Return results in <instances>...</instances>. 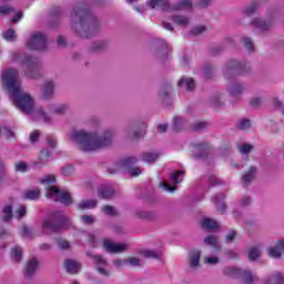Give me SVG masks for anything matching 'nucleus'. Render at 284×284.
<instances>
[{"instance_id":"49530a36","label":"nucleus","mask_w":284,"mask_h":284,"mask_svg":"<svg viewBox=\"0 0 284 284\" xmlns=\"http://www.w3.org/2000/svg\"><path fill=\"white\" fill-rule=\"evenodd\" d=\"M207 32V27L205 26H195L191 29V34L199 37L200 34H205Z\"/></svg>"},{"instance_id":"e2e57ef3","label":"nucleus","mask_w":284,"mask_h":284,"mask_svg":"<svg viewBox=\"0 0 284 284\" xmlns=\"http://www.w3.org/2000/svg\"><path fill=\"white\" fill-rule=\"evenodd\" d=\"M16 172H28V164L26 162L16 163Z\"/></svg>"},{"instance_id":"0eeeda50","label":"nucleus","mask_w":284,"mask_h":284,"mask_svg":"<svg viewBox=\"0 0 284 284\" xmlns=\"http://www.w3.org/2000/svg\"><path fill=\"white\" fill-rule=\"evenodd\" d=\"M47 199H54L63 205H72V195L68 191H60L59 186H49L45 194Z\"/></svg>"},{"instance_id":"c85d7f7f","label":"nucleus","mask_w":284,"mask_h":284,"mask_svg":"<svg viewBox=\"0 0 284 284\" xmlns=\"http://www.w3.org/2000/svg\"><path fill=\"white\" fill-rule=\"evenodd\" d=\"M179 88H185V90L192 91L195 88L194 79L192 78H182L178 82Z\"/></svg>"},{"instance_id":"a18cd8bd","label":"nucleus","mask_w":284,"mask_h":284,"mask_svg":"<svg viewBox=\"0 0 284 284\" xmlns=\"http://www.w3.org/2000/svg\"><path fill=\"white\" fill-rule=\"evenodd\" d=\"M172 88L170 85L163 87L160 89L158 97L161 99V101H165L170 97Z\"/></svg>"},{"instance_id":"bf43d9fd","label":"nucleus","mask_w":284,"mask_h":284,"mask_svg":"<svg viewBox=\"0 0 284 284\" xmlns=\"http://www.w3.org/2000/svg\"><path fill=\"white\" fill-rule=\"evenodd\" d=\"M57 45L58 48H68L69 43H68V38L65 37H59L57 38Z\"/></svg>"},{"instance_id":"3c124183","label":"nucleus","mask_w":284,"mask_h":284,"mask_svg":"<svg viewBox=\"0 0 284 284\" xmlns=\"http://www.w3.org/2000/svg\"><path fill=\"white\" fill-rule=\"evenodd\" d=\"M242 43L248 52H254V42L252 41L251 38H242Z\"/></svg>"},{"instance_id":"a878e982","label":"nucleus","mask_w":284,"mask_h":284,"mask_svg":"<svg viewBox=\"0 0 284 284\" xmlns=\"http://www.w3.org/2000/svg\"><path fill=\"white\" fill-rule=\"evenodd\" d=\"M100 199H112L116 191L112 186H102L98 192Z\"/></svg>"},{"instance_id":"69168bd1","label":"nucleus","mask_w":284,"mask_h":284,"mask_svg":"<svg viewBox=\"0 0 284 284\" xmlns=\"http://www.w3.org/2000/svg\"><path fill=\"white\" fill-rule=\"evenodd\" d=\"M47 143H48L49 148H52V150H54V148H57V138L53 135H48Z\"/></svg>"},{"instance_id":"09e8293b","label":"nucleus","mask_w":284,"mask_h":284,"mask_svg":"<svg viewBox=\"0 0 284 284\" xmlns=\"http://www.w3.org/2000/svg\"><path fill=\"white\" fill-rule=\"evenodd\" d=\"M183 171H175L172 175H171V180L172 183H174V185L182 183L183 181Z\"/></svg>"},{"instance_id":"bb28decb","label":"nucleus","mask_w":284,"mask_h":284,"mask_svg":"<svg viewBox=\"0 0 284 284\" xmlns=\"http://www.w3.org/2000/svg\"><path fill=\"white\" fill-rule=\"evenodd\" d=\"M224 199H225V194H223V193L216 194L212 199L213 203H215V205L217 207V211L222 212V213L225 212V210H226L225 203L223 202Z\"/></svg>"},{"instance_id":"cd10ccee","label":"nucleus","mask_w":284,"mask_h":284,"mask_svg":"<svg viewBox=\"0 0 284 284\" xmlns=\"http://www.w3.org/2000/svg\"><path fill=\"white\" fill-rule=\"evenodd\" d=\"M225 276H231V278H240L242 274V270L234 266H226L223 270Z\"/></svg>"},{"instance_id":"c03bdc74","label":"nucleus","mask_w":284,"mask_h":284,"mask_svg":"<svg viewBox=\"0 0 284 284\" xmlns=\"http://www.w3.org/2000/svg\"><path fill=\"white\" fill-rule=\"evenodd\" d=\"M256 10H258V2L254 1L244 9V14H246V17H252V14L256 13Z\"/></svg>"},{"instance_id":"f8f14e48","label":"nucleus","mask_w":284,"mask_h":284,"mask_svg":"<svg viewBox=\"0 0 284 284\" xmlns=\"http://www.w3.org/2000/svg\"><path fill=\"white\" fill-rule=\"evenodd\" d=\"M48 45H50V42L45 37H32L27 41V48L29 50H45Z\"/></svg>"},{"instance_id":"20e7f679","label":"nucleus","mask_w":284,"mask_h":284,"mask_svg":"<svg viewBox=\"0 0 284 284\" xmlns=\"http://www.w3.org/2000/svg\"><path fill=\"white\" fill-rule=\"evenodd\" d=\"M12 59L21 63V65H26L24 74L29 79H41V77H43L41 72V70H43L41 59L22 54L21 52H14Z\"/></svg>"},{"instance_id":"774afa93","label":"nucleus","mask_w":284,"mask_h":284,"mask_svg":"<svg viewBox=\"0 0 284 284\" xmlns=\"http://www.w3.org/2000/svg\"><path fill=\"white\" fill-rule=\"evenodd\" d=\"M22 236H24L26 239H32V229L23 225L22 226Z\"/></svg>"},{"instance_id":"79ce46f5","label":"nucleus","mask_w":284,"mask_h":284,"mask_svg":"<svg viewBox=\"0 0 284 284\" xmlns=\"http://www.w3.org/2000/svg\"><path fill=\"white\" fill-rule=\"evenodd\" d=\"M211 105L212 108L220 109L225 105V101H223V97L215 95L211 99Z\"/></svg>"},{"instance_id":"e433bc0d","label":"nucleus","mask_w":284,"mask_h":284,"mask_svg":"<svg viewBox=\"0 0 284 284\" xmlns=\"http://www.w3.org/2000/svg\"><path fill=\"white\" fill-rule=\"evenodd\" d=\"M41 196V190L33 189L24 192V199H29L30 201H37Z\"/></svg>"},{"instance_id":"c9c22d12","label":"nucleus","mask_w":284,"mask_h":284,"mask_svg":"<svg viewBox=\"0 0 284 284\" xmlns=\"http://www.w3.org/2000/svg\"><path fill=\"white\" fill-rule=\"evenodd\" d=\"M229 92L231 94V97H241V94H243V85L241 84H231L229 87Z\"/></svg>"},{"instance_id":"de8ad7c7","label":"nucleus","mask_w":284,"mask_h":284,"mask_svg":"<svg viewBox=\"0 0 284 284\" xmlns=\"http://www.w3.org/2000/svg\"><path fill=\"white\" fill-rule=\"evenodd\" d=\"M237 130H250L252 128V121L244 119L240 120L236 124Z\"/></svg>"},{"instance_id":"338daca9","label":"nucleus","mask_w":284,"mask_h":284,"mask_svg":"<svg viewBox=\"0 0 284 284\" xmlns=\"http://www.w3.org/2000/svg\"><path fill=\"white\" fill-rule=\"evenodd\" d=\"M195 6H197V8H210L212 0H197Z\"/></svg>"},{"instance_id":"6e6d98bb","label":"nucleus","mask_w":284,"mask_h":284,"mask_svg":"<svg viewBox=\"0 0 284 284\" xmlns=\"http://www.w3.org/2000/svg\"><path fill=\"white\" fill-rule=\"evenodd\" d=\"M204 77L205 79H212L214 77V68L210 64L204 67Z\"/></svg>"},{"instance_id":"1a4fd4ad","label":"nucleus","mask_w":284,"mask_h":284,"mask_svg":"<svg viewBox=\"0 0 284 284\" xmlns=\"http://www.w3.org/2000/svg\"><path fill=\"white\" fill-rule=\"evenodd\" d=\"M103 247L109 252V254H122V252H128L130 250V244L128 243H114L112 240H104Z\"/></svg>"},{"instance_id":"423d86ee","label":"nucleus","mask_w":284,"mask_h":284,"mask_svg":"<svg viewBox=\"0 0 284 284\" xmlns=\"http://www.w3.org/2000/svg\"><path fill=\"white\" fill-rule=\"evenodd\" d=\"M252 68L247 63L240 62L239 60H230L224 67L225 79H234L236 74H243V72H250Z\"/></svg>"},{"instance_id":"4c0bfd02","label":"nucleus","mask_w":284,"mask_h":284,"mask_svg":"<svg viewBox=\"0 0 284 284\" xmlns=\"http://www.w3.org/2000/svg\"><path fill=\"white\" fill-rule=\"evenodd\" d=\"M142 256H144L145 258H161V256H163V253H161L160 251H152V250H145L141 252Z\"/></svg>"},{"instance_id":"864d4df0","label":"nucleus","mask_w":284,"mask_h":284,"mask_svg":"<svg viewBox=\"0 0 284 284\" xmlns=\"http://www.w3.org/2000/svg\"><path fill=\"white\" fill-rule=\"evenodd\" d=\"M239 150L241 154H250V152L254 150V146L252 144L244 143L239 146Z\"/></svg>"},{"instance_id":"a211bd4d","label":"nucleus","mask_w":284,"mask_h":284,"mask_svg":"<svg viewBox=\"0 0 284 284\" xmlns=\"http://www.w3.org/2000/svg\"><path fill=\"white\" fill-rule=\"evenodd\" d=\"M258 169L256 166H251L243 175H242V183L245 187L256 179V173Z\"/></svg>"},{"instance_id":"f704fd0d","label":"nucleus","mask_w":284,"mask_h":284,"mask_svg":"<svg viewBox=\"0 0 284 284\" xmlns=\"http://www.w3.org/2000/svg\"><path fill=\"white\" fill-rule=\"evenodd\" d=\"M205 245H211V247H215L216 250H221V244H219V237L214 235H209L204 239Z\"/></svg>"},{"instance_id":"72a5a7b5","label":"nucleus","mask_w":284,"mask_h":284,"mask_svg":"<svg viewBox=\"0 0 284 284\" xmlns=\"http://www.w3.org/2000/svg\"><path fill=\"white\" fill-rule=\"evenodd\" d=\"M34 118L44 121V123H50V121H52V118H50L42 108L36 111Z\"/></svg>"},{"instance_id":"052dcab7","label":"nucleus","mask_w":284,"mask_h":284,"mask_svg":"<svg viewBox=\"0 0 284 284\" xmlns=\"http://www.w3.org/2000/svg\"><path fill=\"white\" fill-rule=\"evenodd\" d=\"M207 122H203V121H197L193 124V130L195 131H201V130H205V128H207Z\"/></svg>"},{"instance_id":"473e14b6","label":"nucleus","mask_w":284,"mask_h":284,"mask_svg":"<svg viewBox=\"0 0 284 284\" xmlns=\"http://www.w3.org/2000/svg\"><path fill=\"white\" fill-rule=\"evenodd\" d=\"M21 256H23V250L20 246H14L11 250V258L14 263H21Z\"/></svg>"},{"instance_id":"5701e85b","label":"nucleus","mask_w":284,"mask_h":284,"mask_svg":"<svg viewBox=\"0 0 284 284\" xmlns=\"http://www.w3.org/2000/svg\"><path fill=\"white\" fill-rule=\"evenodd\" d=\"M240 276L242 278L243 284H254L258 281V277L247 270L242 271Z\"/></svg>"},{"instance_id":"8fccbe9b","label":"nucleus","mask_w":284,"mask_h":284,"mask_svg":"<svg viewBox=\"0 0 284 284\" xmlns=\"http://www.w3.org/2000/svg\"><path fill=\"white\" fill-rule=\"evenodd\" d=\"M124 262L132 267H141V260L139 257H128Z\"/></svg>"},{"instance_id":"7ed1b4c3","label":"nucleus","mask_w":284,"mask_h":284,"mask_svg":"<svg viewBox=\"0 0 284 284\" xmlns=\"http://www.w3.org/2000/svg\"><path fill=\"white\" fill-rule=\"evenodd\" d=\"M85 23L89 24V28L97 32L101 28V22L97 19L90 10L85 9L83 6H77L73 8L71 13V28L75 32H81L85 28Z\"/></svg>"},{"instance_id":"4468645a","label":"nucleus","mask_w":284,"mask_h":284,"mask_svg":"<svg viewBox=\"0 0 284 284\" xmlns=\"http://www.w3.org/2000/svg\"><path fill=\"white\" fill-rule=\"evenodd\" d=\"M136 161V158H125L120 162V168L129 170L131 176H139L141 174V168H132Z\"/></svg>"},{"instance_id":"412c9836","label":"nucleus","mask_w":284,"mask_h":284,"mask_svg":"<svg viewBox=\"0 0 284 284\" xmlns=\"http://www.w3.org/2000/svg\"><path fill=\"white\" fill-rule=\"evenodd\" d=\"M171 21H173L175 26H180L181 28H187L190 26V17L183 14L172 16Z\"/></svg>"},{"instance_id":"4be33fe9","label":"nucleus","mask_w":284,"mask_h":284,"mask_svg":"<svg viewBox=\"0 0 284 284\" xmlns=\"http://www.w3.org/2000/svg\"><path fill=\"white\" fill-rule=\"evenodd\" d=\"M64 266L69 274H79V272L81 271V264H79V262L74 260H65Z\"/></svg>"},{"instance_id":"7c9ffc66","label":"nucleus","mask_w":284,"mask_h":284,"mask_svg":"<svg viewBox=\"0 0 284 284\" xmlns=\"http://www.w3.org/2000/svg\"><path fill=\"white\" fill-rule=\"evenodd\" d=\"M185 125H187V121L181 116H175L173 122V130L175 132H181V130H184Z\"/></svg>"},{"instance_id":"58836bf2","label":"nucleus","mask_w":284,"mask_h":284,"mask_svg":"<svg viewBox=\"0 0 284 284\" xmlns=\"http://www.w3.org/2000/svg\"><path fill=\"white\" fill-rule=\"evenodd\" d=\"M52 112L53 114H60V115L68 114V112H70V105L68 104L57 105L52 109Z\"/></svg>"},{"instance_id":"0e129e2a","label":"nucleus","mask_w":284,"mask_h":284,"mask_svg":"<svg viewBox=\"0 0 284 284\" xmlns=\"http://www.w3.org/2000/svg\"><path fill=\"white\" fill-rule=\"evenodd\" d=\"M81 221L85 224V225H92L94 223V217L93 215H82L81 216Z\"/></svg>"},{"instance_id":"2f4dec72","label":"nucleus","mask_w":284,"mask_h":284,"mask_svg":"<svg viewBox=\"0 0 284 284\" xmlns=\"http://www.w3.org/2000/svg\"><path fill=\"white\" fill-rule=\"evenodd\" d=\"M78 207L79 210H93V207H97V200H82Z\"/></svg>"},{"instance_id":"13d9d810","label":"nucleus","mask_w":284,"mask_h":284,"mask_svg":"<svg viewBox=\"0 0 284 284\" xmlns=\"http://www.w3.org/2000/svg\"><path fill=\"white\" fill-rule=\"evenodd\" d=\"M105 42H95L91 47L92 52H101V50H105Z\"/></svg>"},{"instance_id":"680f3d73","label":"nucleus","mask_w":284,"mask_h":284,"mask_svg":"<svg viewBox=\"0 0 284 284\" xmlns=\"http://www.w3.org/2000/svg\"><path fill=\"white\" fill-rule=\"evenodd\" d=\"M10 12H14V8L10 6H0V14L3 17L6 14H10Z\"/></svg>"},{"instance_id":"f03ea898","label":"nucleus","mask_w":284,"mask_h":284,"mask_svg":"<svg viewBox=\"0 0 284 284\" xmlns=\"http://www.w3.org/2000/svg\"><path fill=\"white\" fill-rule=\"evenodd\" d=\"M114 130H106L101 135L97 132L84 130L72 131L71 140L82 150V152H97L110 148L114 143Z\"/></svg>"},{"instance_id":"a19ab883","label":"nucleus","mask_w":284,"mask_h":284,"mask_svg":"<svg viewBox=\"0 0 284 284\" xmlns=\"http://www.w3.org/2000/svg\"><path fill=\"white\" fill-rule=\"evenodd\" d=\"M159 159V153L154 152H146L142 154V161H145V163H154Z\"/></svg>"},{"instance_id":"ddd939ff","label":"nucleus","mask_w":284,"mask_h":284,"mask_svg":"<svg viewBox=\"0 0 284 284\" xmlns=\"http://www.w3.org/2000/svg\"><path fill=\"white\" fill-rule=\"evenodd\" d=\"M201 254L202 252L199 248H193L189 252L187 264L190 270L201 267Z\"/></svg>"},{"instance_id":"ea45409f","label":"nucleus","mask_w":284,"mask_h":284,"mask_svg":"<svg viewBox=\"0 0 284 284\" xmlns=\"http://www.w3.org/2000/svg\"><path fill=\"white\" fill-rule=\"evenodd\" d=\"M202 227H204V230H216V227H219V224L216 223V221L206 217L202 221Z\"/></svg>"},{"instance_id":"c756f323","label":"nucleus","mask_w":284,"mask_h":284,"mask_svg":"<svg viewBox=\"0 0 284 284\" xmlns=\"http://www.w3.org/2000/svg\"><path fill=\"white\" fill-rule=\"evenodd\" d=\"M13 212L12 205L6 204L2 209V221L8 223V221H12Z\"/></svg>"},{"instance_id":"dca6fc26","label":"nucleus","mask_w":284,"mask_h":284,"mask_svg":"<svg viewBox=\"0 0 284 284\" xmlns=\"http://www.w3.org/2000/svg\"><path fill=\"white\" fill-rule=\"evenodd\" d=\"M148 6L150 8L163 10V12H172V6L170 0H148Z\"/></svg>"},{"instance_id":"603ef678","label":"nucleus","mask_w":284,"mask_h":284,"mask_svg":"<svg viewBox=\"0 0 284 284\" xmlns=\"http://www.w3.org/2000/svg\"><path fill=\"white\" fill-rule=\"evenodd\" d=\"M42 185H50L52 183H57V178L54 175H45L43 179L40 180Z\"/></svg>"},{"instance_id":"6e6552de","label":"nucleus","mask_w":284,"mask_h":284,"mask_svg":"<svg viewBox=\"0 0 284 284\" xmlns=\"http://www.w3.org/2000/svg\"><path fill=\"white\" fill-rule=\"evenodd\" d=\"M87 256L93 260L99 274L106 277L110 276V271L108 270V260H105L102 255H94L91 252H88Z\"/></svg>"},{"instance_id":"2eb2a0df","label":"nucleus","mask_w":284,"mask_h":284,"mask_svg":"<svg viewBox=\"0 0 284 284\" xmlns=\"http://www.w3.org/2000/svg\"><path fill=\"white\" fill-rule=\"evenodd\" d=\"M143 128H145V122H134L129 125L128 132L131 139H141L143 136Z\"/></svg>"},{"instance_id":"5fc2aeb1","label":"nucleus","mask_w":284,"mask_h":284,"mask_svg":"<svg viewBox=\"0 0 284 284\" xmlns=\"http://www.w3.org/2000/svg\"><path fill=\"white\" fill-rule=\"evenodd\" d=\"M102 212L108 216H116V210L114 206L105 205L102 207Z\"/></svg>"},{"instance_id":"39448f33","label":"nucleus","mask_w":284,"mask_h":284,"mask_svg":"<svg viewBox=\"0 0 284 284\" xmlns=\"http://www.w3.org/2000/svg\"><path fill=\"white\" fill-rule=\"evenodd\" d=\"M72 221L62 212H54L50 219L42 223L43 232H61L62 230H70Z\"/></svg>"},{"instance_id":"37998d69","label":"nucleus","mask_w":284,"mask_h":284,"mask_svg":"<svg viewBox=\"0 0 284 284\" xmlns=\"http://www.w3.org/2000/svg\"><path fill=\"white\" fill-rule=\"evenodd\" d=\"M261 257V248L258 246H253L248 250V258L250 261H256V258Z\"/></svg>"},{"instance_id":"9d476101","label":"nucleus","mask_w":284,"mask_h":284,"mask_svg":"<svg viewBox=\"0 0 284 284\" xmlns=\"http://www.w3.org/2000/svg\"><path fill=\"white\" fill-rule=\"evenodd\" d=\"M251 26L252 28H255V30L267 32V30H272L274 26V16H268L265 20L261 18H254L251 21Z\"/></svg>"},{"instance_id":"f3484780","label":"nucleus","mask_w":284,"mask_h":284,"mask_svg":"<svg viewBox=\"0 0 284 284\" xmlns=\"http://www.w3.org/2000/svg\"><path fill=\"white\" fill-rule=\"evenodd\" d=\"M284 253V240H280L275 246L268 248V256L271 258H281Z\"/></svg>"},{"instance_id":"6ab92c4d","label":"nucleus","mask_w":284,"mask_h":284,"mask_svg":"<svg viewBox=\"0 0 284 284\" xmlns=\"http://www.w3.org/2000/svg\"><path fill=\"white\" fill-rule=\"evenodd\" d=\"M38 267H39V261L36 257L29 260L24 268V276L27 278H30V276H34V272H37Z\"/></svg>"},{"instance_id":"f257e3e1","label":"nucleus","mask_w":284,"mask_h":284,"mask_svg":"<svg viewBox=\"0 0 284 284\" xmlns=\"http://www.w3.org/2000/svg\"><path fill=\"white\" fill-rule=\"evenodd\" d=\"M2 83L7 88L9 94H11L16 108L21 110V112L24 114H31V112L34 110V98H32L30 93L24 92L21 88L19 70H4L2 72Z\"/></svg>"},{"instance_id":"aec40b11","label":"nucleus","mask_w":284,"mask_h":284,"mask_svg":"<svg viewBox=\"0 0 284 284\" xmlns=\"http://www.w3.org/2000/svg\"><path fill=\"white\" fill-rule=\"evenodd\" d=\"M41 97L44 100L54 97V82H45L41 88Z\"/></svg>"},{"instance_id":"393cba45","label":"nucleus","mask_w":284,"mask_h":284,"mask_svg":"<svg viewBox=\"0 0 284 284\" xmlns=\"http://www.w3.org/2000/svg\"><path fill=\"white\" fill-rule=\"evenodd\" d=\"M193 3L191 0H179L178 3L172 6V12L179 10H192Z\"/></svg>"},{"instance_id":"b1692460","label":"nucleus","mask_w":284,"mask_h":284,"mask_svg":"<svg viewBox=\"0 0 284 284\" xmlns=\"http://www.w3.org/2000/svg\"><path fill=\"white\" fill-rule=\"evenodd\" d=\"M264 284H284V274L282 272H274L270 278L265 280Z\"/></svg>"},{"instance_id":"4d7b16f0","label":"nucleus","mask_w":284,"mask_h":284,"mask_svg":"<svg viewBox=\"0 0 284 284\" xmlns=\"http://www.w3.org/2000/svg\"><path fill=\"white\" fill-rule=\"evenodd\" d=\"M24 216H26V206L20 205L16 210V219H18V221H21V219H23Z\"/></svg>"},{"instance_id":"9b49d317","label":"nucleus","mask_w":284,"mask_h":284,"mask_svg":"<svg viewBox=\"0 0 284 284\" xmlns=\"http://www.w3.org/2000/svg\"><path fill=\"white\" fill-rule=\"evenodd\" d=\"M170 47L168 43L163 42V40H159L154 44V57L159 61H166V59L170 57Z\"/></svg>"}]
</instances>
